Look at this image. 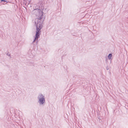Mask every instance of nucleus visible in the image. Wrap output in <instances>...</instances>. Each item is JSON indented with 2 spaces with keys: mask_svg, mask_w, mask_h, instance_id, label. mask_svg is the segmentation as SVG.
<instances>
[{
  "mask_svg": "<svg viewBox=\"0 0 128 128\" xmlns=\"http://www.w3.org/2000/svg\"><path fill=\"white\" fill-rule=\"evenodd\" d=\"M41 25L40 24V23H38L36 24V37L34 40H38L40 35L39 32L41 28Z\"/></svg>",
  "mask_w": 128,
  "mask_h": 128,
  "instance_id": "nucleus-1",
  "label": "nucleus"
},
{
  "mask_svg": "<svg viewBox=\"0 0 128 128\" xmlns=\"http://www.w3.org/2000/svg\"><path fill=\"white\" fill-rule=\"evenodd\" d=\"M40 102L42 104H43L44 102V100L43 98L42 97V98H40L39 100Z\"/></svg>",
  "mask_w": 128,
  "mask_h": 128,
  "instance_id": "nucleus-2",
  "label": "nucleus"
},
{
  "mask_svg": "<svg viewBox=\"0 0 128 128\" xmlns=\"http://www.w3.org/2000/svg\"><path fill=\"white\" fill-rule=\"evenodd\" d=\"M112 54H109V55L108 56V58L109 59H110L111 57H112Z\"/></svg>",
  "mask_w": 128,
  "mask_h": 128,
  "instance_id": "nucleus-3",
  "label": "nucleus"
},
{
  "mask_svg": "<svg viewBox=\"0 0 128 128\" xmlns=\"http://www.w3.org/2000/svg\"><path fill=\"white\" fill-rule=\"evenodd\" d=\"M40 96H41V97H43V95L42 94L40 95Z\"/></svg>",
  "mask_w": 128,
  "mask_h": 128,
  "instance_id": "nucleus-4",
  "label": "nucleus"
},
{
  "mask_svg": "<svg viewBox=\"0 0 128 128\" xmlns=\"http://www.w3.org/2000/svg\"><path fill=\"white\" fill-rule=\"evenodd\" d=\"M5 1L4 0H1V2L4 1Z\"/></svg>",
  "mask_w": 128,
  "mask_h": 128,
  "instance_id": "nucleus-5",
  "label": "nucleus"
},
{
  "mask_svg": "<svg viewBox=\"0 0 128 128\" xmlns=\"http://www.w3.org/2000/svg\"><path fill=\"white\" fill-rule=\"evenodd\" d=\"M39 20V21H40V20Z\"/></svg>",
  "mask_w": 128,
  "mask_h": 128,
  "instance_id": "nucleus-6",
  "label": "nucleus"
}]
</instances>
